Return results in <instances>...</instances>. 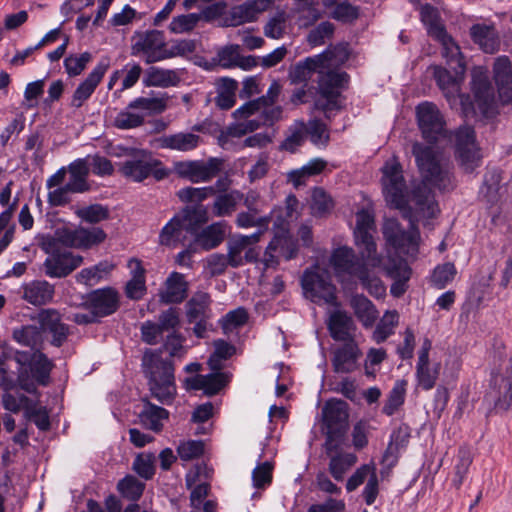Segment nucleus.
I'll use <instances>...</instances> for the list:
<instances>
[{
    "mask_svg": "<svg viewBox=\"0 0 512 512\" xmlns=\"http://www.w3.org/2000/svg\"><path fill=\"white\" fill-rule=\"evenodd\" d=\"M240 50L239 45H227L219 50L217 61L219 64H257L253 56H242Z\"/></svg>",
    "mask_w": 512,
    "mask_h": 512,
    "instance_id": "8fccbe9b",
    "label": "nucleus"
},
{
    "mask_svg": "<svg viewBox=\"0 0 512 512\" xmlns=\"http://www.w3.org/2000/svg\"><path fill=\"white\" fill-rule=\"evenodd\" d=\"M277 0H245L243 3L231 8L229 21L232 26L256 21Z\"/></svg>",
    "mask_w": 512,
    "mask_h": 512,
    "instance_id": "5701e85b",
    "label": "nucleus"
},
{
    "mask_svg": "<svg viewBox=\"0 0 512 512\" xmlns=\"http://www.w3.org/2000/svg\"><path fill=\"white\" fill-rule=\"evenodd\" d=\"M242 199L243 193L237 189L219 193L211 206L213 215L219 218L231 216L237 210Z\"/></svg>",
    "mask_w": 512,
    "mask_h": 512,
    "instance_id": "f704fd0d",
    "label": "nucleus"
},
{
    "mask_svg": "<svg viewBox=\"0 0 512 512\" xmlns=\"http://www.w3.org/2000/svg\"><path fill=\"white\" fill-rule=\"evenodd\" d=\"M470 36L485 53L493 54L500 46L499 35L494 25L475 24L470 28Z\"/></svg>",
    "mask_w": 512,
    "mask_h": 512,
    "instance_id": "473e14b6",
    "label": "nucleus"
},
{
    "mask_svg": "<svg viewBox=\"0 0 512 512\" xmlns=\"http://www.w3.org/2000/svg\"><path fill=\"white\" fill-rule=\"evenodd\" d=\"M407 382L405 380H398L388 394L382 412L387 416L394 415L398 409L404 404L406 395Z\"/></svg>",
    "mask_w": 512,
    "mask_h": 512,
    "instance_id": "de8ad7c7",
    "label": "nucleus"
},
{
    "mask_svg": "<svg viewBox=\"0 0 512 512\" xmlns=\"http://www.w3.org/2000/svg\"><path fill=\"white\" fill-rule=\"evenodd\" d=\"M104 74L105 69L102 66H97L74 91L71 99V106L74 108H80L93 94Z\"/></svg>",
    "mask_w": 512,
    "mask_h": 512,
    "instance_id": "72a5a7b5",
    "label": "nucleus"
},
{
    "mask_svg": "<svg viewBox=\"0 0 512 512\" xmlns=\"http://www.w3.org/2000/svg\"><path fill=\"white\" fill-rule=\"evenodd\" d=\"M274 226L279 229L278 232L275 233L273 239H279L278 251L281 256H283L286 260H290L295 257L297 253V245L295 241L288 236V228L287 222L284 219L278 218Z\"/></svg>",
    "mask_w": 512,
    "mask_h": 512,
    "instance_id": "a18cd8bd",
    "label": "nucleus"
},
{
    "mask_svg": "<svg viewBox=\"0 0 512 512\" xmlns=\"http://www.w3.org/2000/svg\"><path fill=\"white\" fill-rule=\"evenodd\" d=\"M333 208L331 197L322 189L314 188L311 196V212L314 216L322 217Z\"/></svg>",
    "mask_w": 512,
    "mask_h": 512,
    "instance_id": "052dcab7",
    "label": "nucleus"
},
{
    "mask_svg": "<svg viewBox=\"0 0 512 512\" xmlns=\"http://www.w3.org/2000/svg\"><path fill=\"white\" fill-rule=\"evenodd\" d=\"M359 61L358 54L354 52L348 43H339L328 47L318 59L307 57L301 64H344L346 62Z\"/></svg>",
    "mask_w": 512,
    "mask_h": 512,
    "instance_id": "cd10ccee",
    "label": "nucleus"
},
{
    "mask_svg": "<svg viewBox=\"0 0 512 512\" xmlns=\"http://www.w3.org/2000/svg\"><path fill=\"white\" fill-rule=\"evenodd\" d=\"M67 171L70 174L67 185L69 188H72V193H83L89 190L87 183L89 168L84 159H77L72 162L68 166Z\"/></svg>",
    "mask_w": 512,
    "mask_h": 512,
    "instance_id": "a19ab883",
    "label": "nucleus"
},
{
    "mask_svg": "<svg viewBox=\"0 0 512 512\" xmlns=\"http://www.w3.org/2000/svg\"><path fill=\"white\" fill-rule=\"evenodd\" d=\"M432 348V342L430 339L425 338L418 351V359L416 363L415 377L417 386L423 390H431L439 377L441 364L430 363L429 352Z\"/></svg>",
    "mask_w": 512,
    "mask_h": 512,
    "instance_id": "6ab92c4d",
    "label": "nucleus"
},
{
    "mask_svg": "<svg viewBox=\"0 0 512 512\" xmlns=\"http://www.w3.org/2000/svg\"><path fill=\"white\" fill-rule=\"evenodd\" d=\"M306 135L310 136L313 144L326 146L329 142V131L327 125L320 120L313 119L306 125Z\"/></svg>",
    "mask_w": 512,
    "mask_h": 512,
    "instance_id": "338daca9",
    "label": "nucleus"
},
{
    "mask_svg": "<svg viewBox=\"0 0 512 512\" xmlns=\"http://www.w3.org/2000/svg\"><path fill=\"white\" fill-rule=\"evenodd\" d=\"M456 275V268L453 263H445L438 265L431 276L432 284L438 288L443 289L448 283H450Z\"/></svg>",
    "mask_w": 512,
    "mask_h": 512,
    "instance_id": "774afa93",
    "label": "nucleus"
},
{
    "mask_svg": "<svg viewBox=\"0 0 512 512\" xmlns=\"http://www.w3.org/2000/svg\"><path fill=\"white\" fill-rule=\"evenodd\" d=\"M493 78L498 100L487 66H473L470 82L473 111L485 122L498 117L500 106L512 109V66H494Z\"/></svg>",
    "mask_w": 512,
    "mask_h": 512,
    "instance_id": "f03ea898",
    "label": "nucleus"
},
{
    "mask_svg": "<svg viewBox=\"0 0 512 512\" xmlns=\"http://www.w3.org/2000/svg\"><path fill=\"white\" fill-rule=\"evenodd\" d=\"M185 314L189 323L199 319H211L210 295L204 291L195 292L185 304Z\"/></svg>",
    "mask_w": 512,
    "mask_h": 512,
    "instance_id": "c756f323",
    "label": "nucleus"
},
{
    "mask_svg": "<svg viewBox=\"0 0 512 512\" xmlns=\"http://www.w3.org/2000/svg\"><path fill=\"white\" fill-rule=\"evenodd\" d=\"M158 161L153 159L150 154L144 150L136 152L131 158L119 164L120 174L134 182H142L151 174L156 180H160V172L156 170Z\"/></svg>",
    "mask_w": 512,
    "mask_h": 512,
    "instance_id": "ddd939ff",
    "label": "nucleus"
},
{
    "mask_svg": "<svg viewBox=\"0 0 512 512\" xmlns=\"http://www.w3.org/2000/svg\"><path fill=\"white\" fill-rule=\"evenodd\" d=\"M53 367V362L41 350L33 351L32 362L29 365L32 377L26 369H20L17 376L18 386L29 394L38 395L36 384L47 386Z\"/></svg>",
    "mask_w": 512,
    "mask_h": 512,
    "instance_id": "1a4fd4ad",
    "label": "nucleus"
},
{
    "mask_svg": "<svg viewBox=\"0 0 512 512\" xmlns=\"http://www.w3.org/2000/svg\"><path fill=\"white\" fill-rule=\"evenodd\" d=\"M361 356L360 349L355 341H348L334 351L332 365L337 373H350L357 369V362Z\"/></svg>",
    "mask_w": 512,
    "mask_h": 512,
    "instance_id": "bb28decb",
    "label": "nucleus"
},
{
    "mask_svg": "<svg viewBox=\"0 0 512 512\" xmlns=\"http://www.w3.org/2000/svg\"><path fill=\"white\" fill-rule=\"evenodd\" d=\"M501 175L498 171H488L484 176V182L480 189V194L488 203H494L498 200Z\"/></svg>",
    "mask_w": 512,
    "mask_h": 512,
    "instance_id": "6e6d98bb",
    "label": "nucleus"
},
{
    "mask_svg": "<svg viewBox=\"0 0 512 512\" xmlns=\"http://www.w3.org/2000/svg\"><path fill=\"white\" fill-rule=\"evenodd\" d=\"M485 401L494 405L497 411H507L512 405V364L509 375L493 373Z\"/></svg>",
    "mask_w": 512,
    "mask_h": 512,
    "instance_id": "aec40b11",
    "label": "nucleus"
},
{
    "mask_svg": "<svg viewBox=\"0 0 512 512\" xmlns=\"http://www.w3.org/2000/svg\"><path fill=\"white\" fill-rule=\"evenodd\" d=\"M333 6L331 17L342 23H353L360 16V8L349 0L341 1Z\"/></svg>",
    "mask_w": 512,
    "mask_h": 512,
    "instance_id": "bf43d9fd",
    "label": "nucleus"
},
{
    "mask_svg": "<svg viewBox=\"0 0 512 512\" xmlns=\"http://www.w3.org/2000/svg\"><path fill=\"white\" fill-rule=\"evenodd\" d=\"M302 288L306 297L315 303L325 302L334 304L336 301V288L330 280L323 278L316 272L305 271L302 280Z\"/></svg>",
    "mask_w": 512,
    "mask_h": 512,
    "instance_id": "f3484780",
    "label": "nucleus"
},
{
    "mask_svg": "<svg viewBox=\"0 0 512 512\" xmlns=\"http://www.w3.org/2000/svg\"><path fill=\"white\" fill-rule=\"evenodd\" d=\"M160 111V99L157 97H139L131 101L113 120V125L121 130L140 127L145 119Z\"/></svg>",
    "mask_w": 512,
    "mask_h": 512,
    "instance_id": "0eeeda50",
    "label": "nucleus"
},
{
    "mask_svg": "<svg viewBox=\"0 0 512 512\" xmlns=\"http://www.w3.org/2000/svg\"><path fill=\"white\" fill-rule=\"evenodd\" d=\"M329 263L340 281L357 277L366 265H372L373 267L379 265L374 264L371 259L364 258L362 254L361 258L357 257L354 250L348 246H340L334 249Z\"/></svg>",
    "mask_w": 512,
    "mask_h": 512,
    "instance_id": "9d476101",
    "label": "nucleus"
},
{
    "mask_svg": "<svg viewBox=\"0 0 512 512\" xmlns=\"http://www.w3.org/2000/svg\"><path fill=\"white\" fill-rule=\"evenodd\" d=\"M79 236L80 249H90L93 246L99 245L107 237L105 231L99 227H79Z\"/></svg>",
    "mask_w": 512,
    "mask_h": 512,
    "instance_id": "0e129e2a",
    "label": "nucleus"
},
{
    "mask_svg": "<svg viewBox=\"0 0 512 512\" xmlns=\"http://www.w3.org/2000/svg\"><path fill=\"white\" fill-rule=\"evenodd\" d=\"M418 126L423 138L435 142L444 133L445 121L438 107L431 102L420 103L416 107Z\"/></svg>",
    "mask_w": 512,
    "mask_h": 512,
    "instance_id": "dca6fc26",
    "label": "nucleus"
},
{
    "mask_svg": "<svg viewBox=\"0 0 512 512\" xmlns=\"http://www.w3.org/2000/svg\"><path fill=\"white\" fill-rule=\"evenodd\" d=\"M350 305L364 328H371L375 324L379 313L375 305L367 297L358 294L354 295L350 300Z\"/></svg>",
    "mask_w": 512,
    "mask_h": 512,
    "instance_id": "e433bc0d",
    "label": "nucleus"
},
{
    "mask_svg": "<svg viewBox=\"0 0 512 512\" xmlns=\"http://www.w3.org/2000/svg\"><path fill=\"white\" fill-rule=\"evenodd\" d=\"M222 160L210 158L194 161H180L174 164L176 173L192 183H203L212 180L221 170Z\"/></svg>",
    "mask_w": 512,
    "mask_h": 512,
    "instance_id": "2eb2a0df",
    "label": "nucleus"
},
{
    "mask_svg": "<svg viewBox=\"0 0 512 512\" xmlns=\"http://www.w3.org/2000/svg\"><path fill=\"white\" fill-rule=\"evenodd\" d=\"M375 230L373 215L365 209L356 214V227L354 229L355 243L360 249V254L374 264H380V258L376 254V244L372 232Z\"/></svg>",
    "mask_w": 512,
    "mask_h": 512,
    "instance_id": "4468645a",
    "label": "nucleus"
},
{
    "mask_svg": "<svg viewBox=\"0 0 512 512\" xmlns=\"http://www.w3.org/2000/svg\"><path fill=\"white\" fill-rule=\"evenodd\" d=\"M399 324V313L396 310H387L377 323L373 333L372 340L381 344L395 333Z\"/></svg>",
    "mask_w": 512,
    "mask_h": 512,
    "instance_id": "37998d69",
    "label": "nucleus"
},
{
    "mask_svg": "<svg viewBox=\"0 0 512 512\" xmlns=\"http://www.w3.org/2000/svg\"><path fill=\"white\" fill-rule=\"evenodd\" d=\"M229 228L226 221L214 222L193 234L194 245L204 251L215 249L224 241Z\"/></svg>",
    "mask_w": 512,
    "mask_h": 512,
    "instance_id": "393cba45",
    "label": "nucleus"
},
{
    "mask_svg": "<svg viewBox=\"0 0 512 512\" xmlns=\"http://www.w3.org/2000/svg\"><path fill=\"white\" fill-rule=\"evenodd\" d=\"M259 114L260 125H272L282 117V107L274 104H266L264 98L249 101L233 112L235 118H249Z\"/></svg>",
    "mask_w": 512,
    "mask_h": 512,
    "instance_id": "4be33fe9",
    "label": "nucleus"
},
{
    "mask_svg": "<svg viewBox=\"0 0 512 512\" xmlns=\"http://www.w3.org/2000/svg\"><path fill=\"white\" fill-rule=\"evenodd\" d=\"M214 194L215 188L212 186L199 188L185 187L177 192L179 199L186 203H200Z\"/></svg>",
    "mask_w": 512,
    "mask_h": 512,
    "instance_id": "680f3d73",
    "label": "nucleus"
},
{
    "mask_svg": "<svg viewBox=\"0 0 512 512\" xmlns=\"http://www.w3.org/2000/svg\"><path fill=\"white\" fill-rule=\"evenodd\" d=\"M39 246L48 255L43 263V270L50 278H65L83 263L84 258L81 255L58 247L51 235L43 236Z\"/></svg>",
    "mask_w": 512,
    "mask_h": 512,
    "instance_id": "20e7f679",
    "label": "nucleus"
},
{
    "mask_svg": "<svg viewBox=\"0 0 512 512\" xmlns=\"http://www.w3.org/2000/svg\"><path fill=\"white\" fill-rule=\"evenodd\" d=\"M145 489V484L139 481L133 475H127L121 479L117 484V490L119 493L132 501L138 500Z\"/></svg>",
    "mask_w": 512,
    "mask_h": 512,
    "instance_id": "864d4df0",
    "label": "nucleus"
},
{
    "mask_svg": "<svg viewBox=\"0 0 512 512\" xmlns=\"http://www.w3.org/2000/svg\"><path fill=\"white\" fill-rule=\"evenodd\" d=\"M209 221L208 210L203 205H196L184 210L183 220L173 218L162 227V245H173L179 242L183 229L192 235L199 231L200 227Z\"/></svg>",
    "mask_w": 512,
    "mask_h": 512,
    "instance_id": "39448f33",
    "label": "nucleus"
},
{
    "mask_svg": "<svg viewBox=\"0 0 512 512\" xmlns=\"http://www.w3.org/2000/svg\"><path fill=\"white\" fill-rule=\"evenodd\" d=\"M41 328V333L51 335L50 343L55 347H61L69 335V327L62 322L61 314L55 309H42L32 318Z\"/></svg>",
    "mask_w": 512,
    "mask_h": 512,
    "instance_id": "a211bd4d",
    "label": "nucleus"
},
{
    "mask_svg": "<svg viewBox=\"0 0 512 512\" xmlns=\"http://www.w3.org/2000/svg\"><path fill=\"white\" fill-rule=\"evenodd\" d=\"M383 194L388 205L404 209L407 205V187L400 163L388 160L382 168Z\"/></svg>",
    "mask_w": 512,
    "mask_h": 512,
    "instance_id": "6e6552de",
    "label": "nucleus"
},
{
    "mask_svg": "<svg viewBox=\"0 0 512 512\" xmlns=\"http://www.w3.org/2000/svg\"><path fill=\"white\" fill-rule=\"evenodd\" d=\"M314 75H317L318 83L315 107L329 118L331 111L340 109L339 97L348 84V75L338 70L337 66H293L289 72L294 84H306Z\"/></svg>",
    "mask_w": 512,
    "mask_h": 512,
    "instance_id": "7ed1b4c3",
    "label": "nucleus"
},
{
    "mask_svg": "<svg viewBox=\"0 0 512 512\" xmlns=\"http://www.w3.org/2000/svg\"><path fill=\"white\" fill-rule=\"evenodd\" d=\"M132 469L142 478L148 480L156 472L155 456L152 453H140L136 456Z\"/></svg>",
    "mask_w": 512,
    "mask_h": 512,
    "instance_id": "e2e57ef3",
    "label": "nucleus"
},
{
    "mask_svg": "<svg viewBox=\"0 0 512 512\" xmlns=\"http://www.w3.org/2000/svg\"><path fill=\"white\" fill-rule=\"evenodd\" d=\"M235 353V347L225 340L214 341V352L208 359V366L212 371H220L223 368V362L229 359Z\"/></svg>",
    "mask_w": 512,
    "mask_h": 512,
    "instance_id": "09e8293b",
    "label": "nucleus"
},
{
    "mask_svg": "<svg viewBox=\"0 0 512 512\" xmlns=\"http://www.w3.org/2000/svg\"><path fill=\"white\" fill-rule=\"evenodd\" d=\"M306 132V124L303 121H295L289 128V134L282 142L281 148L289 152H295L303 144Z\"/></svg>",
    "mask_w": 512,
    "mask_h": 512,
    "instance_id": "5fc2aeb1",
    "label": "nucleus"
},
{
    "mask_svg": "<svg viewBox=\"0 0 512 512\" xmlns=\"http://www.w3.org/2000/svg\"><path fill=\"white\" fill-rule=\"evenodd\" d=\"M455 158L466 173H472L481 165L482 155L476 141L475 131L470 126H460L452 135Z\"/></svg>",
    "mask_w": 512,
    "mask_h": 512,
    "instance_id": "423d86ee",
    "label": "nucleus"
},
{
    "mask_svg": "<svg viewBox=\"0 0 512 512\" xmlns=\"http://www.w3.org/2000/svg\"><path fill=\"white\" fill-rule=\"evenodd\" d=\"M276 211V208H274L269 214L264 216H258L260 212L250 210L241 211L236 215L235 225L240 229L258 227L260 228L258 231H262L263 234L264 231L268 229V225L272 221Z\"/></svg>",
    "mask_w": 512,
    "mask_h": 512,
    "instance_id": "79ce46f5",
    "label": "nucleus"
},
{
    "mask_svg": "<svg viewBox=\"0 0 512 512\" xmlns=\"http://www.w3.org/2000/svg\"><path fill=\"white\" fill-rule=\"evenodd\" d=\"M331 337L336 341H354L352 331L355 324L351 316L346 312L337 310L331 313L327 323Z\"/></svg>",
    "mask_w": 512,
    "mask_h": 512,
    "instance_id": "c85d7f7f",
    "label": "nucleus"
},
{
    "mask_svg": "<svg viewBox=\"0 0 512 512\" xmlns=\"http://www.w3.org/2000/svg\"><path fill=\"white\" fill-rule=\"evenodd\" d=\"M411 151L424 185V188H418L413 192L415 214L419 218H433L439 209L434 195L427 187L443 191L452 189L451 167L432 146L415 142Z\"/></svg>",
    "mask_w": 512,
    "mask_h": 512,
    "instance_id": "f257e3e1",
    "label": "nucleus"
},
{
    "mask_svg": "<svg viewBox=\"0 0 512 512\" xmlns=\"http://www.w3.org/2000/svg\"><path fill=\"white\" fill-rule=\"evenodd\" d=\"M176 396L173 368L169 363L162 362V405H171Z\"/></svg>",
    "mask_w": 512,
    "mask_h": 512,
    "instance_id": "13d9d810",
    "label": "nucleus"
},
{
    "mask_svg": "<svg viewBox=\"0 0 512 512\" xmlns=\"http://www.w3.org/2000/svg\"><path fill=\"white\" fill-rule=\"evenodd\" d=\"M366 265L361 273L356 277L360 280L364 289H366L370 295L376 298L383 297L386 293V288L379 277L372 274Z\"/></svg>",
    "mask_w": 512,
    "mask_h": 512,
    "instance_id": "4d7b16f0",
    "label": "nucleus"
},
{
    "mask_svg": "<svg viewBox=\"0 0 512 512\" xmlns=\"http://www.w3.org/2000/svg\"><path fill=\"white\" fill-rule=\"evenodd\" d=\"M324 422L331 431L343 428L348 419L347 404L344 401H329L323 408Z\"/></svg>",
    "mask_w": 512,
    "mask_h": 512,
    "instance_id": "4c0bfd02",
    "label": "nucleus"
},
{
    "mask_svg": "<svg viewBox=\"0 0 512 512\" xmlns=\"http://www.w3.org/2000/svg\"><path fill=\"white\" fill-rule=\"evenodd\" d=\"M143 372L149 380L150 391L156 398H160V350L147 349L142 358Z\"/></svg>",
    "mask_w": 512,
    "mask_h": 512,
    "instance_id": "7c9ffc66",
    "label": "nucleus"
},
{
    "mask_svg": "<svg viewBox=\"0 0 512 512\" xmlns=\"http://www.w3.org/2000/svg\"><path fill=\"white\" fill-rule=\"evenodd\" d=\"M290 15L284 9H278L271 15L264 26V34L268 38L280 39L286 33Z\"/></svg>",
    "mask_w": 512,
    "mask_h": 512,
    "instance_id": "49530a36",
    "label": "nucleus"
},
{
    "mask_svg": "<svg viewBox=\"0 0 512 512\" xmlns=\"http://www.w3.org/2000/svg\"><path fill=\"white\" fill-rule=\"evenodd\" d=\"M75 214L82 221L89 224H98L110 217V211L107 206L101 204H92L86 207L77 208Z\"/></svg>",
    "mask_w": 512,
    "mask_h": 512,
    "instance_id": "3c124183",
    "label": "nucleus"
},
{
    "mask_svg": "<svg viewBox=\"0 0 512 512\" xmlns=\"http://www.w3.org/2000/svg\"><path fill=\"white\" fill-rule=\"evenodd\" d=\"M133 54L145 57L147 64L160 60V32L156 30L137 33L133 37Z\"/></svg>",
    "mask_w": 512,
    "mask_h": 512,
    "instance_id": "b1692460",
    "label": "nucleus"
},
{
    "mask_svg": "<svg viewBox=\"0 0 512 512\" xmlns=\"http://www.w3.org/2000/svg\"><path fill=\"white\" fill-rule=\"evenodd\" d=\"M383 234L387 242L398 253L414 257L418 252L420 233L411 222L410 228L404 231L397 220L387 219L383 225Z\"/></svg>",
    "mask_w": 512,
    "mask_h": 512,
    "instance_id": "9b49d317",
    "label": "nucleus"
},
{
    "mask_svg": "<svg viewBox=\"0 0 512 512\" xmlns=\"http://www.w3.org/2000/svg\"><path fill=\"white\" fill-rule=\"evenodd\" d=\"M262 236V231H256L250 235L235 234L226 244L227 256L230 266L238 268L246 263H254L258 260L259 252L254 247Z\"/></svg>",
    "mask_w": 512,
    "mask_h": 512,
    "instance_id": "f8f14e48",
    "label": "nucleus"
},
{
    "mask_svg": "<svg viewBox=\"0 0 512 512\" xmlns=\"http://www.w3.org/2000/svg\"><path fill=\"white\" fill-rule=\"evenodd\" d=\"M12 339L21 346L33 351L40 350L44 343L39 324H28L16 327L12 331Z\"/></svg>",
    "mask_w": 512,
    "mask_h": 512,
    "instance_id": "c9c22d12",
    "label": "nucleus"
},
{
    "mask_svg": "<svg viewBox=\"0 0 512 512\" xmlns=\"http://www.w3.org/2000/svg\"><path fill=\"white\" fill-rule=\"evenodd\" d=\"M466 66H450L448 69L446 66H436L434 75L437 83L441 89L457 90L459 84L464 79Z\"/></svg>",
    "mask_w": 512,
    "mask_h": 512,
    "instance_id": "58836bf2",
    "label": "nucleus"
},
{
    "mask_svg": "<svg viewBox=\"0 0 512 512\" xmlns=\"http://www.w3.org/2000/svg\"><path fill=\"white\" fill-rule=\"evenodd\" d=\"M23 299L28 303L40 306L49 303L54 296V286L46 280H35L23 287Z\"/></svg>",
    "mask_w": 512,
    "mask_h": 512,
    "instance_id": "2f4dec72",
    "label": "nucleus"
},
{
    "mask_svg": "<svg viewBox=\"0 0 512 512\" xmlns=\"http://www.w3.org/2000/svg\"><path fill=\"white\" fill-rule=\"evenodd\" d=\"M84 306L97 318L109 316L119 307V294L110 287L96 289L87 295Z\"/></svg>",
    "mask_w": 512,
    "mask_h": 512,
    "instance_id": "412c9836",
    "label": "nucleus"
},
{
    "mask_svg": "<svg viewBox=\"0 0 512 512\" xmlns=\"http://www.w3.org/2000/svg\"><path fill=\"white\" fill-rule=\"evenodd\" d=\"M472 456L466 449H460L457 455V463L455 465V475L452 480L453 485L459 489L469 471L472 464Z\"/></svg>",
    "mask_w": 512,
    "mask_h": 512,
    "instance_id": "69168bd1",
    "label": "nucleus"
},
{
    "mask_svg": "<svg viewBox=\"0 0 512 512\" xmlns=\"http://www.w3.org/2000/svg\"><path fill=\"white\" fill-rule=\"evenodd\" d=\"M420 18L427 29L428 35L432 38L437 39L447 32L438 9L432 5L425 4L420 6Z\"/></svg>",
    "mask_w": 512,
    "mask_h": 512,
    "instance_id": "ea45409f",
    "label": "nucleus"
},
{
    "mask_svg": "<svg viewBox=\"0 0 512 512\" xmlns=\"http://www.w3.org/2000/svg\"><path fill=\"white\" fill-rule=\"evenodd\" d=\"M200 137L193 133H177L162 136V148L178 151H190L199 144Z\"/></svg>",
    "mask_w": 512,
    "mask_h": 512,
    "instance_id": "c03bdc74",
    "label": "nucleus"
},
{
    "mask_svg": "<svg viewBox=\"0 0 512 512\" xmlns=\"http://www.w3.org/2000/svg\"><path fill=\"white\" fill-rule=\"evenodd\" d=\"M189 283L185 276L173 271L164 282L162 289V303L180 304L188 296Z\"/></svg>",
    "mask_w": 512,
    "mask_h": 512,
    "instance_id": "a878e982",
    "label": "nucleus"
},
{
    "mask_svg": "<svg viewBox=\"0 0 512 512\" xmlns=\"http://www.w3.org/2000/svg\"><path fill=\"white\" fill-rule=\"evenodd\" d=\"M357 462V456L352 453L340 454L331 458L329 472L332 477L341 481L344 474Z\"/></svg>",
    "mask_w": 512,
    "mask_h": 512,
    "instance_id": "603ef678",
    "label": "nucleus"
}]
</instances>
